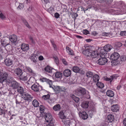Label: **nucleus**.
Masks as SVG:
<instances>
[{
	"label": "nucleus",
	"mask_w": 126,
	"mask_h": 126,
	"mask_svg": "<svg viewBox=\"0 0 126 126\" xmlns=\"http://www.w3.org/2000/svg\"><path fill=\"white\" fill-rule=\"evenodd\" d=\"M19 85L20 84L16 81L13 80L11 81L10 86L12 89L10 90V93L11 94H15L16 89Z\"/></svg>",
	"instance_id": "nucleus-1"
},
{
	"label": "nucleus",
	"mask_w": 126,
	"mask_h": 126,
	"mask_svg": "<svg viewBox=\"0 0 126 126\" xmlns=\"http://www.w3.org/2000/svg\"><path fill=\"white\" fill-rule=\"evenodd\" d=\"M8 74L7 73L3 72V70L0 68V82L2 83L6 80Z\"/></svg>",
	"instance_id": "nucleus-2"
},
{
	"label": "nucleus",
	"mask_w": 126,
	"mask_h": 126,
	"mask_svg": "<svg viewBox=\"0 0 126 126\" xmlns=\"http://www.w3.org/2000/svg\"><path fill=\"white\" fill-rule=\"evenodd\" d=\"M52 88L57 94L58 93L61 92H65L66 90L65 88L63 87H60L59 86H55L52 85Z\"/></svg>",
	"instance_id": "nucleus-3"
},
{
	"label": "nucleus",
	"mask_w": 126,
	"mask_h": 126,
	"mask_svg": "<svg viewBox=\"0 0 126 126\" xmlns=\"http://www.w3.org/2000/svg\"><path fill=\"white\" fill-rule=\"evenodd\" d=\"M85 49L82 51V53L85 56L89 57L91 54V52L93 51L92 48L85 45L84 46Z\"/></svg>",
	"instance_id": "nucleus-4"
},
{
	"label": "nucleus",
	"mask_w": 126,
	"mask_h": 126,
	"mask_svg": "<svg viewBox=\"0 0 126 126\" xmlns=\"http://www.w3.org/2000/svg\"><path fill=\"white\" fill-rule=\"evenodd\" d=\"M22 98L25 100L29 102L32 100L33 97L29 94L25 92L21 95Z\"/></svg>",
	"instance_id": "nucleus-5"
},
{
	"label": "nucleus",
	"mask_w": 126,
	"mask_h": 126,
	"mask_svg": "<svg viewBox=\"0 0 126 126\" xmlns=\"http://www.w3.org/2000/svg\"><path fill=\"white\" fill-rule=\"evenodd\" d=\"M32 89L35 92H38L42 90V87L38 83L34 84L31 86Z\"/></svg>",
	"instance_id": "nucleus-6"
},
{
	"label": "nucleus",
	"mask_w": 126,
	"mask_h": 126,
	"mask_svg": "<svg viewBox=\"0 0 126 126\" xmlns=\"http://www.w3.org/2000/svg\"><path fill=\"white\" fill-rule=\"evenodd\" d=\"M86 89L83 88H80L77 92V94L79 96H82L86 93Z\"/></svg>",
	"instance_id": "nucleus-7"
},
{
	"label": "nucleus",
	"mask_w": 126,
	"mask_h": 126,
	"mask_svg": "<svg viewBox=\"0 0 126 126\" xmlns=\"http://www.w3.org/2000/svg\"><path fill=\"white\" fill-rule=\"evenodd\" d=\"M120 56L119 54L117 52H114L111 55L110 59L112 61H115L117 60Z\"/></svg>",
	"instance_id": "nucleus-8"
},
{
	"label": "nucleus",
	"mask_w": 126,
	"mask_h": 126,
	"mask_svg": "<svg viewBox=\"0 0 126 126\" xmlns=\"http://www.w3.org/2000/svg\"><path fill=\"white\" fill-rule=\"evenodd\" d=\"M108 61V60L106 58H101L98 60V62L99 64L103 65L106 64Z\"/></svg>",
	"instance_id": "nucleus-9"
},
{
	"label": "nucleus",
	"mask_w": 126,
	"mask_h": 126,
	"mask_svg": "<svg viewBox=\"0 0 126 126\" xmlns=\"http://www.w3.org/2000/svg\"><path fill=\"white\" fill-rule=\"evenodd\" d=\"M9 39L12 43L15 45L17 43V37L16 35L13 34L10 36L9 37Z\"/></svg>",
	"instance_id": "nucleus-10"
},
{
	"label": "nucleus",
	"mask_w": 126,
	"mask_h": 126,
	"mask_svg": "<svg viewBox=\"0 0 126 126\" xmlns=\"http://www.w3.org/2000/svg\"><path fill=\"white\" fill-rule=\"evenodd\" d=\"M4 62L5 64L7 66L11 65L13 63L12 60L9 58H6Z\"/></svg>",
	"instance_id": "nucleus-11"
},
{
	"label": "nucleus",
	"mask_w": 126,
	"mask_h": 126,
	"mask_svg": "<svg viewBox=\"0 0 126 126\" xmlns=\"http://www.w3.org/2000/svg\"><path fill=\"white\" fill-rule=\"evenodd\" d=\"M45 117L46 121L48 122L52 121V116L49 113H47L44 114Z\"/></svg>",
	"instance_id": "nucleus-12"
},
{
	"label": "nucleus",
	"mask_w": 126,
	"mask_h": 126,
	"mask_svg": "<svg viewBox=\"0 0 126 126\" xmlns=\"http://www.w3.org/2000/svg\"><path fill=\"white\" fill-rule=\"evenodd\" d=\"M116 79V77L114 75L110 76L109 78H108L107 77H105L104 78L105 80L107 81H109L110 83V84H111L112 81Z\"/></svg>",
	"instance_id": "nucleus-13"
},
{
	"label": "nucleus",
	"mask_w": 126,
	"mask_h": 126,
	"mask_svg": "<svg viewBox=\"0 0 126 126\" xmlns=\"http://www.w3.org/2000/svg\"><path fill=\"white\" fill-rule=\"evenodd\" d=\"M63 74V75L65 77H69L71 75V71L68 69H65L64 71Z\"/></svg>",
	"instance_id": "nucleus-14"
},
{
	"label": "nucleus",
	"mask_w": 126,
	"mask_h": 126,
	"mask_svg": "<svg viewBox=\"0 0 126 126\" xmlns=\"http://www.w3.org/2000/svg\"><path fill=\"white\" fill-rule=\"evenodd\" d=\"M40 81L43 82H46L49 85L50 87H52V81L51 80L45 78H43L40 79Z\"/></svg>",
	"instance_id": "nucleus-15"
},
{
	"label": "nucleus",
	"mask_w": 126,
	"mask_h": 126,
	"mask_svg": "<svg viewBox=\"0 0 126 126\" xmlns=\"http://www.w3.org/2000/svg\"><path fill=\"white\" fill-rule=\"evenodd\" d=\"M14 72L15 74L19 77L21 76L23 74L22 70L20 68H16Z\"/></svg>",
	"instance_id": "nucleus-16"
},
{
	"label": "nucleus",
	"mask_w": 126,
	"mask_h": 126,
	"mask_svg": "<svg viewBox=\"0 0 126 126\" xmlns=\"http://www.w3.org/2000/svg\"><path fill=\"white\" fill-rule=\"evenodd\" d=\"M119 109V107L118 104L113 105L111 107V110L114 112H116L118 111Z\"/></svg>",
	"instance_id": "nucleus-17"
},
{
	"label": "nucleus",
	"mask_w": 126,
	"mask_h": 126,
	"mask_svg": "<svg viewBox=\"0 0 126 126\" xmlns=\"http://www.w3.org/2000/svg\"><path fill=\"white\" fill-rule=\"evenodd\" d=\"M40 111V116L43 117L44 116L45 113H44V111L45 110V108L42 105H40L39 107Z\"/></svg>",
	"instance_id": "nucleus-18"
},
{
	"label": "nucleus",
	"mask_w": 126,
	"mask_h": 126,
	"mask_svg": "<svg viewBox=\"0 0 126 126\" xmlns=\"http://www.w3.org/2000/svg\"><path fill=\"white\" fill-rule=\"evenodd\" d=\"M21 49L24 51L28 50L29 49V46L28 44H23L21 46Z\"/></svg>",
	"instance_id": "nucleus-19"
},
{
	"label": "nucleus",
	"mask_w": 126,
	"mask_h": 126,
	"mask_svg": "<svg viewBox=\"0 0 126 126\" xmlns=\"http://www.w3.org/2000/svg\"><path fill=\"white\" fill-rule=\"evenodd\" d=\"M113 48L112 46L110 44H107L105 45L103 49L107 52L110 51Z\"/></svg>",
	"instance_id": "nucleus-20"
},
{
	"label": "nucleus",
	"mask_w": 126,
	"mask_h": 126,
	"mask_svg": "<svg viewBox=\"0 0 126 126\" xmlns=\"http://www.w3.org/2000/svg\"><path fill=\"white\" fill-rule=\"evenodd\" d=\"M8 38L5 39V38H3L2 39L1 41V44L3 46H5L7 44H9L8 42Z\"/></svg>",
	"instance_id": "nucleus-21"
},
{
	"label": "nucleus",
	"mask_w": 126,
	"mask_h": 126,
	"mask_svg": "<svg viewBox=\"0 0 126 126\" xmlns=\"http://www.w3.org/2000/svg\"><path fill=\"white\" fill-rule=\"evenodd\" d=\"M7 53V51L5 49L4 47H0V54L2 55H4L5 54Z\"/></svg>",
	"instance_id": "nucleus-22"
},
{
	"label": "nucleus",
	"mask_w": 126,
	"mask_h": 126,
	"mask_svg": "<svg viewBox=\"0 0 126 126\" xmlns=\"http://www.w3.org/2000/svg\"><path fill=\"white\" fill-rule=\"evenodd\" d=\"M107 96L112 97L114 96V93L113 91L111 90H108L106 92Z\"/></svg>",
	"instance_id": "nucleus-23"
},
{
	"label": "nucleus",
	"mask_w": 126,
	"mask_h": 126,
	"mask_svg": "<svg viewBox=\"0 0 126 126\" xmlns=\"http://www.w3.org/2000/svg\"><path fill=\"white\" fill-rule=\"evenodd\" d=\"M25 69L26 71H28L29 73L33 76L35 75V74L34 71L32 70L29 67H26Z\"/></svg>",
	"instance_id": "nucleus-24"
},
{
	"label": "nucleus",
	"mask_w": 126,
	"mask_h": 126,
	"mask_svg": "<svg viewBox=\"0 0 126 126\" xmlns=\"http://www.w3.org/2000/svg\"><path fill=\"white\" fill-rule=\"evenodd\" d=\"M17 92L19 93L21 95L23 93H24V90L23 88L20 85H19V87L16 89Z\"/></svg>",
	"instance_id": "nucleus-25"
},
{
	"label": "nucleus",
	"mask_w": 126,
	"mask_h": 126,
	"mask_svg": "<svg viewBox=\"0 0 126 126\" xmlns=\"http://www.w3.org/2000/svg\"><path fill=\"white\" fill-rule=\"evenodd\" d=\"M96 51L94 50L92 52H91V54L89 57L91 58H95L97 57V54Z\"/></svg>",
	"instance_id": "nucleus-26"
},
{
	"label": "nucleus",
	"mask_w": 126,
	"mask_h": 126,
	"mask_svg": "<svg viewBox=\"0 0 126 126\" xmlns=\"http://www.w3.org/2000/svg\"><path fill=\"white\" fill-rule=\"evenodd\" d=\"M73 71L75 73H80L81 72L80 69L79 67L77 66L73 67L72 68Z\"/></svg>",
	"instance_id": "nucleus-27"
},
{
	"label": "nucleus",
	"mask_w": 126,
	"mask_h": 126,
	"mask_svg": "<svg viewBox=\"0 0 126 126\" xmlns=\"http://www.w3.org/2000/svg\"><path fill=\"white\" fill-rule=\"evenodd\" d=\"M66 51L69 55H74L73 51L70 48L66 46Z\"/></svg>",
	"instance_id": "nucleus-28"
},
{
	"label": "nucleus",
	"mask_w": 126,
	"mask_h": 126,
	"mask_svg": "<svg viewBox=\"0 0 126 126\" xmlns=\"http://www.w3.org/2000/svg\"><path fill=\"white\" fill-rule=\"evenodd\" d=\"M88 101H84L82 103L81 106L83 108H87L88 107Z\"/></svg>",
	"instance_id": "nucleus-29"
},
{
	"label": "nucleus",
	"mask_w": 126,
	"mask_h": 126,
	"mask_svg": "<svg viewBox=\"0 0 126 126\" xmlns=\"http://www.w3.org/2000/svg\"><path fill=\"white\" fill-rule=\"evenodd\" d=\"M22 98L21 96L20 95H17L16 96V104H19V102H20Z\"/></svg>",
	"instance_id": "nucleus-30"
},
{
	"label": "nucleus",
	"mask_w": 126,
	"mask_h": 126,
	"mask_svg": "<svg viewBox=\"0 0 126 126\" xmlns=\"http://www.w3.org/2000/svg\"><path fill=\"white\" fill-rule=\"evenodd\" d=\"M21 20L24 23V24L28 28H31L30 26L29 25L27 22L26 20V19L23 17H21Z\"/></svg>",
	"instance_id": "nucleus-31"
},
{
	"label": "nucleus",
	"mask_w": 126,
	"mask_h": 126,
	"mask_svg": "<svg viewBox=\"0 0 126 126\" xmlns=\"http://www.w3.org/2000/svg\"><path fill=\"white\" fill-rule=\"evenodd\" d=\"M93 78L94 81L95 82H96L99 81V77L98 75L95 74L93 76Z\"/></svg>",
	"instance_id": "nucleus-32"
},
{
	"label": "nucleus",
	"mask_w": 126,
	"mask_h": 126,
	"mask_svg": "<svg viewBox=\"0 0 126 126\" xmlns=\"http://www.w3.org/2000/svg\"><path fill=\"white\" fill-rule=\"evenodd\" d=\"M4 47L5 49L7 51V52L8 51H10L12 48L11 46L9 43L5 46Z\"/></svg>",
	"instance_id": "nucleus-33"
},
{
	"label": "nucleus",
	"mask_w": 126,
	"mask_h": 126,
	"mask_svg": "<svg viewBox=\"0 0 126 126\" xmlns=\"http://www.w3.org/2000/svg\"><path fill=\"white\" fill-rule=\"evenodd\" d=\"M108 121L109 122H112L114 119V117L112 114L109 115L107 117Z\"/></svg>",
	"instance_id": "nucleus-34"
},
{
	"label": "nucleus",
	"mask_w": 126,
	"mask_h": 126,
	"mask_svg": "<svg viewBox=\"0 0 126 126\" xmlns=\"http://www.w3.org/2000/svg\"><path fill=\"white\" fill-rule=\"evenodd\" d=\"M28 76L27 75H22L19 77V79L20 80H27L28 78Z\"/></svg>",
	"instance_id": "nucleus-35"
},
{
	"label": "nucleus",
	"mask_w": 126,
	"mask_h": 126,
	"mask_svg": "<svg viewBox=\"0 0 126 126\" xmlns=\"http://www.w3.org/2000/svg\"><path fill=\"white\" fill-rule=\"evenodd\" d=\"M33 105L35 107H37L39 105V103L36 99L32 101Z\"/></svg>",
	"instance_id": "nucleus-36"
},
{
	"label": "nucleus",
	"mask_w": 126,
	"mask_h": 126,
	"mask_svg": "<svg viewBox=\"0 0 126 126\" xmlns=\"http://www.w3.org/2000/svg\"><path fill=\"white\" fill-rule=\"evenodd\" d=\"M61 107L59 104H57L53 107V109L55 111L59 110L61 109Z\"/></svg>",
	"instance_id": "nucleus-37"
},
{
	"label": "nucleus",
	"mask_w": 126,
	"mask_h": 126,
	"mask_svg": "<svg viewBox=\"0 0 126 126\" xmlns=\"http://www.w3.org/2000/svg\"><path fill=\"white\" fill-rule=\"evenodd\" d=\"M81 117L83 119L85 120L88 118V115L85 112H83L81 113Z\"/></svg>",
	"instance_id": "nucleus-38"
},
{
	"label": "nucleus",
	"mask_w": 126,
	"mask_h": 126,
	"mask_svg": "<svg viewBox=\"0 0 126 126\" xmlns=\"http://www.w3.org/2000/svg\"><path fill=\"white\" fill-rule=\"evenodd\" d=\"M55 77L57 78H60L62 77V73L60 72H57L55 73Z\"/></svg>",
	"instance_id": "nucleus-39"
},
{
	"label": "nucleus",
	"mask_w": 126,
	"mask_h": 126,
	"mask_svg": "<svg viewBox=\"0 0 126 126\" xmlns=\"http://www.w3.org/2000/svg\"><path fill=\"white\" fill-rule=\"evenodd\" d=\"M93 75V73L90 71L87 72L86 74V76L88 78H92Z\"/></svg>",
	"instance_id": "nucleus-40"
},
{
	"label": "nucleus",
	"mask_w": 126,
	"mask_h": 126,
	"mask_svg": "<svg viewBox=\"0 0 126 126\" xmlns=\"http://www.w3.org/2000/svg\"><path fill=\"white\" fill-rule=\"evenodd\" d=\"M97 86L100 88H102L104 87V84L102 82H98L96 84Z\"/></svg>",
	"instance_id": "nucleus-41"
},
{
	"label": "nucleus",
	"mask_w": 126,
	"mask_h": 126,
	"mask_svg": "<svg viewBox=\"0 0 126 126\" xmlns=\"http://www.w3.org/2000/svg\"><path fill=\"white\" fill-rule=\"evenodd\" d=\"M45 71L48 73H51L52 72V68L49 66H47L45 69Z\"/></svg>",
	"instance_id": "nucleus-42"
},
{
	"label": "nucleus",
	"mask_w": 126,
	"mask_h": 126,
	"mask_svg": "<svg viewBox=\"0 0 126 126\" xmlns=\"http://www.w3.org/2000/svg\"><path fill=\"white\" fill-rule=\"evenodd\" d=\"M59 115L60 117L62 119H64L65 118V116L64 115V113L63 111H60L59 114Z\"/></svg>",
	"instance_id": "nucleus-43"
},
{
	"label": "nucleus",
	"mask_w": 126,
	"mask_h": 126,
	"mask_svg": "<svg viewBox=\"0 0 126 126\" xmlns=\"http://www.w3.org/2000/svg\"><path fill=\"white\" fill-rule=\"evenodd\" d=\"M107 52L104 49H101L100 51V55L102 56H105L107 54Z\"/></svg>",
	"instance_id": "nucleus-44"
},
{
	"label": "nucleus",
	"mask_w": 126,
	"mask_h": 126,
	"mask_svg": "<svg viewBox=\"0 0 126 126\" xmlns=\"http://www.w3.org/2000/svg\"><path fill=\"white\" fill-rule=\"evenodd\" d=\"M50 42L51 43V44L52 45L54 49L55 50H56L57 49V46L53 40H50Z\"/></svg>",
	"instance_id": "nucleus-45"
},
{
	"label": "nucleus",
	"mask_w": 126,
	"mask_h": 126,
	"mask_svg": "<svg viewBox=\"0 0 126 126\" xmlns=\"http://www.w3.org/2000/svg\"><path fill=\"white\" fill-rule=\"evenodd\" d=\"M0 18L2 20H4L6 18V16L2 12L0 11Z\"/></svg>",
	"instance_id": "nucleus-46"
},
{
	"label": "nucleus",
	"mask_w": 126,
	"mask_h": 126,
	"mask_svg": "<svg viewBox=\"0 0 126 126\" xmlns=\"http://www.w3.org/2000/svg\"><path fill=\"white\" fill-rule=\"evenodd\" d=\"M50 95L48 94L47 95H45L43 96L42 98L45 100L48 99L49 98Z\"/></svg>",
	"instance_id": "nucleus-47"
},
{
	"label": "nucleus",
	"mask_w": 126,
	"mask_h": 126,
	"mask_svg": "<svg viewBox=\"0 0 126 126\" xmlns=\"http://www.w3.org/2000/svg\"><path fill=\"white\" fill-rule=\"evenodd\" d=\"M121 60L122 61H126V56H122L120 57Z\"/></svg>",
	"instance_id": "nucleus-48"
},
{
	"label": "nucleus",
	"mask_w": 126,
	"mask_h": 126,
	"mask_svg": "<svg viewBox=\"0 0 126 126\" xmlns=\"http://www.w3.org/2000/svg\"><path fill=\"white\" fill-rule=\"evenodd\" d=\"M7 110H4L0 108V115H2L3 114H5V112H6Z\"/></svg>",
	"instance_id": "nucleus-49"
},
{
	"label": "nucleus",
	"mask_w": 126,
	"mask_h": 126,
	"mask_svg": "<svg viewBox=\"0 0 126 126\" xmlns=\"http://www.w3.org/2000/svg\"><path fill=\"white\" fill-rule=\"evenodd\" d=\"M24 7V5L22 3H19V5L17 7V9L19 10H21L23 9Z\"/></svg>",
	"instance_id": "nucleus-50"
},
{
	"label": "nucleus",
	"mask_w": 126,
	"mask_h": 126,
	"mask_svg": "<svg viewBox=\"0 0 126 126\" xmlns=\"http://www.w3.org/2000/svg\"><path fill=\"white\" fill-rule=\"evenodd\" d=\"M31 58L32 59V61L34 63H36L37 62V58L35 56H32Z\"/></svg>",
	"instance_id": "nucleus-51"
},
{
	"label": "nucleus",
	"mask_w": 126,
	"mask_h": 126,
	"mask_svg": "<svg viewBox=\"0 0 126 126\" xmlns=\"http://www.w3.org/2000/svg\"><path fill=\"white\" fill-rule=\"evenodd\" d=\"M73 99L76 102H78L79 100V98L77 97H76L75 96H73Z\"/></svg>",
	"instance_id": "nucleus-52"
},
{
	"label": "nucleus",
	"mask_w": 126,
	"mask_h": 126,
	"mask_svg": "<svg viewBox=\"0 0 126 126\" xmlns=\"http://www.w3.org/2000/svg\"><path fill=\"white\" fill-rule=\"evenodd\" d=\"M120 35L123 36H126V31H122L120 32Z\"/></svg>",
	"instance_id": "nucleus-53"
},
{
	"label": "nucleus",
	"mask_w": 126,
	"mask_h": 126,
	"mask_svg": "<svg viewBox=\"0 0 126 126\" xmlns=\"http://www.w3.org/2000/svg\"><path fill=\"white\" fill-rule=\"evenodd\" d=\"M47 11L49 13H51L54 11V9L53 7H50L48 9Z\"/></svg>",
	"instance_id": "nucleus-54"
},
{
	"label": "nucleus",
	"mask_w": 126,
	"mask_h": 126,
	"mask_svg": "<svg viewBox=\"0 0 126 126\" xmlns=\"http://www.w3.org/2000/svg\"><path fill=\"white\" fill-rule=\"evenodd\" d=\"M54 124L53 121L49 122V123L46 126H54Z\"/></svg>",
	"instance_id": "nucleus-55"
},
{
	"label": "nucleus",
	"mask_w": 126,
	"mask_h": 126,
	"mask_svg": "<svg viewBox=\"0 0 126 126\" xmlns=\"http://www.w3.org/2000/svg\"><path fill=\"white\" fill-rule=\"evenodd\" d=\"M59 14L58 13H56L54 14V16L56 18H58L60 16Z\"/></svg>",
	"instance_id": "nucleus-56"
},
{
	"label": "nucleus",
	"mask_w": 126,
	"mask_h": 126,
	"mask_svg": "<svg viewBox=\"0 0 126 126\" xmlns=\"http://www.w3.org/2000/svg\"><path fill=\"white\" fill-rule=\"evenodd\" d=\"M83 32L84 34H87L89 33V32L87 30H84L83 31Z\"/></svg>",
	"instance_id": "nucleus-57"
},
{
	"label": "nucleus",
	"mask_w": 126,
	"mask_h": 126,
	"mask_svg": "<svg viewBox=\"0 0 126 126\" xmlns=\"http://www.w3.org/2000/svg\"><path fill=\"white\" fill-rule=\"evenodd\" d=\"M91 111H93V112H95L96 111V109L95 107L94 106H92V107H91Z\"/></svg>",
	"instance_id": "nucleus-58"
},
{
	"label": "nucleus",
	"mask_w": 126,
	"mask_h": 126,
	"mask_svg": "<svg viewBox=\"0 0 126 126\" xmlns=\"http://www.w3.org/2000/svg\"><path fill=\"white\" fill-rule=\"evenodd\" d=\"M23 98H22L20 102H19V104H24V103L25 102L24 100L22 99Z\"/></svg>",
	"instance_id": "nucleus-59"
},
{
	"label": "nucleus",
	"mask_w": 126,
	"mask_h": 126,
	"mask_svg": "<svg viewBox=\"0 0 126 126\" xmlns=\"http://www.w3.org/2000/svg\"><path fill=\"white\" fill-rule=\"evenodd\" d=\"M62 61L63 63L65 65H67V62L64 59H62Z\"/></svg>",
	"instance_id": "nucleus-60"
},
{
	"label": "nucleus",
	"mask_w": 126,
	"mask_h": 126,
	"mask_svg": "<svg viewBox=\"0 0 126 126\" xmlns=\"http://www.w3.org/2000/svg\"><path fill=\"white\" fill-rule=\"evenodd\" d=\"M116 45L117 46L119 47H121L122 45V43L120 42H118Z\"/></svg>",
	"instance_id": "nucleus-61"
},
{
	"label": "nucleus",
	"mask_w": 126,
	"mask_h": 126,
	"mask_svg": "<svg viewBox=\"0 0 126 126\" xmlns=\"http://www.w3.org/2000/svg\"><path fill=\"white\" fill-rule=\"evenodd\" d=\"M123 124L125 126H126V118H125L123 120Z\"/></svg>",
	"instance_id": "nucleus-62"
},
{
	"label": "nucleus",
	"mask_w": 126,
	"mask_h": 126,
	"mask_svg": "<svg viewBox=\"0 0 126 126\" xmlns=\"http://www.w3.org/2000/svg\"><path fill=\"white\" fill-rule=\"evenodd\" d=\"M89 115L91 117V118L92 117L93 115V113L92 111H89L88 112Z\"/></svg>",
	"instance_id": "nucleus-63"
},
{
	"label": "nucleus",
	"mask_w": 126,
	"mask_h": 126,
	"mask_svg": "<svg viewBox=\"0 0 126 126\" xmlns=\"http://www.w3.org/2000/svg\"><path fill=\"white\" fill-rule=\"evenodd\" d=\"M123 11L125 13H126V5L123 7Z\"/></svg>",
	"instance_id": "nucleus-64"
}]
</instances>
